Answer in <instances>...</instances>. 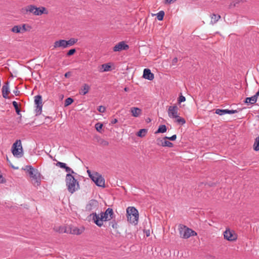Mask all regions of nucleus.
<instances>
[{
	"mask_svg": "<svg viewBox=\"0 0 259 259\" xmlns=\"http://www.w3.org/2000/svg\"><path fill=\"white\" fill-rule=\"evenodd\" d=\"M113 215V209L111 208H108L105 212H101L100 215L97 214L96 212H93L90 214L89 217H92L94 223L98 226L101 227L103 225V222L112 220Z\"/></svg>",
	"mask_w": 259,
	"mask_h": 259,
	"instance_id": "f257e3e1",
	"label": "nucleus"
},
{
	"mask_svg": "<svg viewBox=\"0 0 259 259\" xmlns=\"http://www.w3.org/2000/svg\"><path fill=\"white\" fill-rule=\"evenodd\" d=\"M23 169L28 174L31 178L32 183L34 186H38L40 185V174L37 169L35 170L31 165H26Z\"/></svg>",
	"mask_w": 259,
	"mask_h": 259,
	"instance_id": "f03ea898",
	"label": "nucleus"
},
{
	"mask_svg": "<svg viewBox=\"0 0 259 259\" xmlns=\"http://www.w3.org/2000/svg\"><path fill=\"white\" fill-rule=\"evenodd\" d=\"M72 174L68 173L66 176L65 182L68 191L71 194L79 189L78 182L72 175Z\"/></svg>",
	"mask_w": 259,
	"mask_h": 259,
	"instance_id": "7ed1b4c3",
	"label": "nucleus"
},
{
	"mask_svg": "<svg viewBox=\"0 0 259 259\" xmlns=\"http://www.w3.org/2000/svg\"><path fill=\"white\" fill-rule=\"evenodd\" d=\"M127 221L135 225H137L139 219V212L135 207H128L126 209Z\"/></svg>",
	"mask_w": 259,
	"mask_h": 259,
	"instance_id": "20e7f679",
	"label": "nucleus"
},
{
	"mask_svg": "<svg viewBox=\"0 0 259 259\" xmlns=\"http://www.w3.org/2000/svg\"><path fill=\"white\" fill-rule=\"evenodd\" d=\"M178 229L180 237L184 239H188L191 236L197 235L195 231L183 225L180 224Z\"/></svg>",
	"mask_w": 259,
	"mask_h": 259,
	"instance_id": "39448f33",
	"label": "nucleus"
},
{
	"mask_svg": "<svg viewBox=\"0 0 259 259\" xmlns=\"http://www.w3.org/2000/svg\"><path fill=\"white\" fill-rule=\"evenodd\" d=\"M12 152L13 155L17 158H20L23 156V148L20 140H17L13 144L12 147Z\"/></svg>",
	"mask_w": 259,
	"mask_h": 259,
	"instance_id": "423d86ee",
	"label": "nucleus"
},
{
	"mask_svg": "<svg viewBox=\"0 0 259 259\" xmlns=\"http://www.w3.org/2000/svg\"><path fill=\"white\" fill-rule=\"evenodd\" d=\"M91 179L99 187H105V180L101 175L97 172H94L93 176L91 177Z\"/></svg>",
	"mask_w": 259,
	"mask_h": 259,
	"instance_id": "0eeeda50",
	"label": "nucleus"
},
{
	"mask_svg": "<svg viewBox=\"0 0 259 259\" xmlns=\"http://www.w3.org/2000/svg\"><path fill=\"white\" fill-rule=\"evenodd\" d=\"M35 104L36 105L35 111L36 115L40 114L42 111V97L40 95H37L34 97Z\"/></svg>",
	"mask_w": 259,
	"mask_h": 259,
	"instance_id": "6e6552de",
	"label": "nucleus"
},
{
	"mask_svg": "<svg viewBox=\"0 0 259 259\" xmlns=\"http://www.w3.org/2000/svg\"><path fill=\"white\" fill-rule=\"evenodd\" d=\"M99 207V203L95 199H92L89 201V203L85 206V209L87 211H91L96 210Z\"/></svg>",
	"mask_w": 259,
	"mask_h": 259,
	"instance_id": "1a4fd4ad",
	"label": "nucleus"
},
{
	"mask_svg": "<svg viewBox=\"0 0 259 259\" xmlns=\"http://www.w3.org/2000/svg\"><path fill=\"white\" fill-rule=\"evenodd\" d=\"M224 238L228 241H235L237 238V235L233 231H231L230 229H226L224 233Z\"/></svg>",
	"mask_w": 259,
	"mask_h": 259,
	"instance_id": "9d476101",
	"label": "nucleus"
},
{
	"mask_svg": "<svg viewBox=\"0 0 259 259\" xmlns=\"http://www.w3.org/2000/svg\"><path fill=\"white\" fill-rule=\"evenodd\" d=\"M167 112L170 118H176L178 117V107L176 105L169 106Z\"/></svg>",
	"mask_w": 259,
	"mask_h": 259,
	"instance_id": "9b49d317",
	"label": "nucleus"
},
{
	"mask_svg": "<svg viewBox=\"0 0 259 259\" xmlns=\"http://www.w3.org/2000/svg\"><path fill=\"white\" fill-rule=\"evenodd\" d=\"M129 46L124 41H120L114 47L113 50L114 52H120L122 50H127Z\"/></svg>",
	"mask_w": 259,
	"mask_h": 259,
	"instance_id": "f8f14e48",
	"label": "nucleus"
},
{
	"mask_svg": "<svg viewBox=\"0 0 259 259\" xmlns=\"http://www.w3.org/2000/svg\"><path fill=\"white\" fill-rule=\"evenodd\" d=\"M239 111L238 110H229V109H217L215 110V113L219 115H223L225 114H234L238 113Z\"/></svg>",
	"mask_w": 259,
	"mask_h": 259,
	"instance_id": "ddd939ff",
	"label": "nucleus"
},
{
	"mask_svg": "<svg viewBox=\"0 0 259 259\" xmlns=\"http://www.w3.org/2000/svg\"><path fill=\"white\" fill-rule=\"evenodd\" d=\"M9 84V82L8 81H7L5 83V84L3 85L2 87V95L3 98H4L5 99L9 98L8 94L10 93Z\"/></svg>",
	"mask_w": 259,
	"mask_h": 259,
	"instance_id": "4468645a",
	"label": "nucleus"
},
{
	"mask_svg": "<svg viewBox=\"0 0 259 259\" xmlns=\"http://www.w3.org/2000/svg\"><path fill=\"white\" fill-rule=\"evenodd\" d=\"M54 49L61 48L62 49H65L68 48L67 45L66 44V40L64 39H60L59 40L55 41L54 43Z\"/></svg>",
	"mask_w": 259,
	"mask_h": 259,
	"instance_id": "2eb2a0df",
	"label": "nucleus"
},
{
	"mask_svg": "<svg viewBox=\"0 0 259 259\" xmlns=\"http://www.w3.org/2000/svg\"><path fill=\"white\" fill-rule=\"evenodd\" d=\"M143 77L149 80H152L154 78V74L152 73L150 69L145 68L144 70Z\"/></svg>",
	"mask_w": 259,
	"mask_h": 259,
	"instance_id": "dca6fc26",
	"label": "nucleus"
},
{
	"mask_svg": "<svg viewBox=\"0 0 259 259\" xmlns=\"http://www.w3.org/2000/svg\"><path fill=\"white\" fill-rule=\"evenodd\" d=\"M56 165L61 168L65 169V171L68 173L75 174V172L69 167L66 165V164L63 162L58 161Z\"/></svg>",
	"mask_w": 259,
	"mask_h": 259,
	"instance_id": "f3484780",
	"label": "nucleus"
},
{
	"mask_svg": "<svg viewBox=\"0 0 259 259\" xmlns=\"http://www.w3.org/2000/svg\"><path fill=\"white\" fill-rule=\"evenodd\" d=\"M157 144L159 146H162L163 147H172L173 144L167 140H163V139H158L157 140Z\"/></svg>",
	"mask_w": 259,
	"mask_h": 259,
	"instance_id": "a211bd4d",
	"label": "nucleus"
},
{
	"mask_svg": "<svg viewBox=\"0 0 259 259\" xmlns=\"http://www.w3.org/2000/svg\"><path fill=\"white\" fill-rule=\"evenodd\" d=\"M35 16H39L42 15V14H48V11L47 9L44 7H36L35 6Z\"/></svg>",
	"mask_w": 259,
	"mask_h": 259,
	"instance_id": "6ab92c4d",
	"label": "nucleus"
},
{
	"mask_svg": "<svg viewBox=\"0 0 259 259\" xmlns=\"http://www.w3.org/2000/svg\"><path fill=\"white\" fill-rule=\"evenodd\" d=\"M130 111L133 116L137 117L142 114V110L138 107H132Z\"/></svg>",
	"mask_w": 259,
	"mask_h": 259,
	"instance_id": "aec40b11",
	"label": "nucleus"
},
{
	"mask_svg": "<svg viewBox=\"0 0 259 259\" xmlns=\"http://www.w3.org/2000/svg\"><path fill=\"white\" fill-rule=\"evenodd\" d=\"M68 230L70 234L74 235H79L82 232L81 230H80L76 227H69L68 228Z\"/></svg>",
	"mask_w": 259,
	"mask_h": 259,
	"instance_id": "412c9836",
	"label": "nucleus"
},
{
	"mask_svg": "<svg viewBox=\"0 0 259 259\" xmlns=\"http://www.w3.org/2000/svg\"><path fill=\"white\" fill-rule=\"evenodd\" d=\"M90 89V87L86 83H84L79 91V94L85 95L87 94Z\"/></svg>",
	"mask_w": 259,
	"mask_h": 259,
	"instance_id": "4be33fe9",
	"label": "nucleus"
},
{
	"mask_svg": "<svg viewBox=\"0 0 259 259\" xmlns=\"http://www.w3.org/2000/svg\"><path fill=\"white\" fill-rule=\"evenodd\" d=\"M211 22L210 23L212 24H214L217 23L218 20L221 18V16L220 15H217L215 14H213L211 15Z\"/></svg>",
	"mask_w": 259,
	"mask_h": 259,
	"instance_id": "5701e85b",
	"label": "nucleus"
},
{
	"mask_svg": "<svg viewBox=\"0 0 259 259\" xmlns=\"http://www.w3.org/2000/svg\"><path fill=\"white\" fill-rule=\"evenodd\" d=\"M25 10L26 11V13H32L34 15H35V13L34 11H35V6L34 5H28L27 7H25Z\"/></svg>",
	"mask_w": 259,
	"mask_h": 259,
	"instance_id": "b1692460",
	"label": "nucleus"
},
{
	"mask_svg": "<svg viewBox=\"0 0 259 259\" xmlns=\"http://www.w3.org/2000/svg\"><path fill=\"white\" fill-rule=\"evenodd\" d=\"M77 40L78 39L75 38H71L69 40H66L67 47H69L73 46L77 42Z\"/></svg>",
	"mask_w": 259,
	"mask_h": 259,
	"instance_id": "393cba45",
	"label": "nucleus"
},
{
	"mask_svg": "<svg viewBox=\"0 0 259 259\" xmlns=\"http://www.w3.org/2000/svg\"><path fill=\"white\" fill-rule=\"evenodd\" d=\"M256 101L257 100H255V98L253 96L251 97H247L244 101V103L246 104L250 103L251 104H253L255 103Z\"/></svg>",
	"mask_w": 259,
	"mask_h": 259,
	"instance_id": "a878e982",
	"label": "nucleus"
},
{
	"mask_svg": "<svg viewBox=\"0 0 259 259\" xmlns=\"http://www.w3.org/2000/svg\"><path fill=\"white\" fill-rule=\"evenodd\" d=\"M166 130L167 128L165 125H160L159 126L157 131L155 132V134L164 133L166 132Z\"/></svg>",
	"mask_w": 259,
	"mask_h": 259,
	"instance_id": "bb28decb",
	"label": "nucleus"
},
{
	"mask_svg": "<svg viewBox=\"0 0 259 259\" xmlns=\"http://www.w3.org/2000/svg\"><path fill=\"white\" fill-rule=\"evenodd\" d=\"M147 133V129H141L137 134V136L139 137H144L145 136L146 133Z\"/></svg>",
	"mask_w": 259,
	"mask_h": 259,
	"instance_id": "cd10ccee",
	"label": "nucleus"
},
{
	"mask_svg": "<svg viewBox=\"0 0 259 259\" xmlns=\"http://www.w3.org/2000/svg\"><path fill=\"white\" fill-rule=\"evenodd\" d=\"M253 149L255 151H258L259 150V139L257 137L255 139L253 144Z\"/></svg>",
	"mask_w": 259,
	"mask_h": 259,
	"instance_id": "c85d7f7f",
	"label": "nucleus"
},
{
	"mask_svg": "<svg viewBox=\"0 0 259 259\" xmlns=\"http://www.w3.org/2000/svg\"><path fill=\"white\" fill-rule=\"evenodd\" d=\"M21 26L20 25H16V26H14L12 28V31L14 32V33H20L21 32Z\"/></svg>",
	"mask_w": 259,
	"mask_h": 259,
	"instance_id": "c756f323",
	"label": "nucleus"
},
{
	"mask_svg": "<svg viewBox=\"0 0 259 259\" xmlns=\"http://www.w3.org/2000/svg\"><path fill=\"white\" fill-rule=\"evenodd\" d=\"M12 104H13L14 107L15 108V109L16 110L17 114L19 115H21L20 110L19 108L18 104L17 102L16 101H13L12 102Z\"/></svg>",
	"mask_w": 259,
	"mask_h": 259,
	"instance_id": "7c9ffc66",
	"label": "nucleus"
},
{
	"mask_svg": "<svg viewBox=\"0 0 259 259\" xmlns=\"http://www.w3.org/2000/svg\"><path fill=\"white\" fill-rule=\"evenodd\" d=\"M156 15L157 19L159 21H161L163 19L164 16V12L163 11H160L156 14Z\"/></svg>",
	"mask_w": 259,
	"mask_h": 259,
	"instance_id": "2f4dec72",
	"label": "nucleus"
},
{
	"mask_svg": "<svg viewBox=\"0 0 259 259\" xmlns=\"http://www.w3.org/2000/svg\"><path fill=\"white\" fill-rule=\"evenodd\" d=\"M102 67L103 70L102 72L109 71L111 69V66L109 64H104L102 65Z\"/></svg>",
	"mask_w": 259,
	"mask_h": 259,
	"instance_id": "473e14b6",
	"label": "nucleus"
},
{
	"mask_svg": "<svg viewBox=\"0 0 259 259\" xmlns=\"http://www.w3.org/2000/svg\"><path fill=\"white\" fill-rule=\"evenodd\" d=\"M73 99H72L71 98H70V97L68 98L65 101L64 105L65 107L68 106L69 105H70L71 104H72L73 103Z\"/></svg>",
	"mask_w": 259,
	"mask_h": 259,
	"instance_id": "72a5a7b5",
	"label": "nucleus"
},
{
	"mask_svg": "<svg viewBox=\"0 0 259 259\" xmlns=\"http://www.w3.org/2000/svg\"><path fill=\"white\" fill-rule=\"evenodd\" d=\"M102 127H103V124H102L100 122H98L95 124L96 130L99 132H101V130H102Z\"/></svg>",
	"mask_w": 259,
	"mask_h": 259,
	"instance_id": "f704fd0d",
	"label": "nucleus"
},
{
	"mask_svg": "<svg viewBox=\"0 0 259 259\" xmlns=\"http://www.w3.org/2000/svg\"><path fill=\"white\" fill-rule=\"evenodd\" d=\"M176 118H177V122L179 123L184 124L186 123L185 119L182 117H180L179 115H178V117H177Z\"/></svg>",
	"mask_w": 259,
	"mask_h": 259,
	"instance_id": "c9c22d12",
	"label": "nucleus"
},
{
	"mask_svg": "<svg viewBox=\"0 0 259 259\" xmlns=\"http://www.w3.org/2000/svg\"><path fill=\"white\" fill-rule=\"evenodd\" d=\"M110 225H111L112 228L114 229H116L118 228V224L115 220H112L110 222Z\"/></svg>",
	"mask_w": 259,
	"mask_h": 259,
	"instance_id": "e433bc0d",
	"label": "nucleus"
},
{
	"mask_svg": "<svg viewBox=\"0 0 259 259\" xmlns=\"http://www.w3.org/2000/svg\"><path fill=\"white\" fill-rule=\"evenodd\" d=\"M59 233H68L69 230H68V228L64 229L63 227H60L58 230H57Z\"/></svg>",
	"mask_w": 259,
	"mask_h": 259,
	"instance_id": "4c0bfd02",
	"label": "nucleus"
},
{
	"mask_svg": "<svg viewBox=\"0 0 259 259\" xmlns=\"http://www.w3.org/2000/svg\"><path fill=\"white\" fill-rule=\"evenodd\" d=\"M176 138H177V135H174L171 137H165L163 138V139H164V140L168 139V140H169L170 141H175L176 139Z\"/></svg>",
	"mask_w": 259,
	"mask_h": 259,
	"instance_id": "58836bf2",
	"label": "nucleus"
},
{
	"mask_svg": "<svg viewBox=\"0 0 259 259\" xmlns=\"http://www.w3.org/2000/svg\"><path fill=\"white\" fill-rule=\"evenodd\" d=\"M76 52V50L75 49H72L68 51L67 53V56H70L73 55Z\"/></svg>",
	"mask_w": 259,
	"mask_h": 259,
	"instance_id": "ea45409f",
	"label": "nucleus"
},
{
	"mask_svg": "<svg viewBox=\"0 0 259 259\" xmlns=\"http://www.w3.org/2000/svg\"><path fill=\"white\" fill-rule=\"evenodd\" d=\"M98 110L101 113H103L105 111L106 108L103 106H100L98 108Z\"/></svg>",
	"mask_w": 259,
	"mask_h": 259,
	"instance_id": "a19ab883",
	"label": "nucleus"
},
{
	"mask_svg": "<svg viewBox=\"0 0 259 259\" xmlns=\"http://www.w3.org/2000/svg\"><path fill=\"white\" fill-rule=\"evenodd\" d=\"M185 101H186L185 97L182 95H181L178 99V102L179 103L185 102Z\"/></svg>",
	"mask_w": 259,
	"mask_h": 259,
	"instance_id": "79ce46f5",
	"label": "nucleus"
},
{
	"mask_svg": "<svg viewBox=\"0 0 259 259\" xmlns=\"http://www.w3.org/2000/svg\"><path fill=\"white\" fill-rule=\"evenodd\" d=\"M13 93L15 94L16 96H18L19 95L20 92L18 91V89L16 88L15 90L13 91Z\"/></svg>",
	"mask_w": 259,
	"mask_h": 259,
	"instance_id": "37998d69",
	"label": "nucleus"
},
{
	"mask_svg": "<svg viewBox=\"0 0 259 259\" xmlns=\"http://www.w3.org/2000/svg\"><path fill=\"white\" fill-rule=\"evenodd\" d=\"M6 182L5 179L3 178V176L0 174V183H4Z\"/></svg>",
	"mask_w": 259,
	"mask_h": 259,
	"instance_id": "c03bdc74",
	"label": "nucleus"
},
{
	"mask_svg": "<svg viewBox=\"0 0 259 259\" xmlns=\"http://www.w3.org/2000/svg\"><path fill=\"white\" fill-rule=\"evenodd\" d=\"M178 62V58L177 57L174 58L172 60V64L175 65Z\"/></svg>",
	"mask_w": 259,
	"mask_h": 259,
	"instance_id": "a18cd8bd",
	"label": "nucleus"
},
{
	"mask_svg": "<svg viewBox=\"0 0 259 259\" xmlns=\"http://www.w3.org/2000/svg\"><path fill=\"white\" fill-rule=\"evenodd\" d=\"M101 144L103 146H108L109 145V142L108 141H107L103 140V141H102Z\"/></svg>",
	"mask_w": 259,
	"mask_h": 259,
	"instance_id": "49530a36",
	"label": "nucleus"
},
{
	"mask_svg": "<svg viewBox=\"0 0 259 259\" xmlns=\"http://www.w3.org/2000/svg\"><path fill=\"white\" fill-rule=\"evenodd\" d=\"M177 0H164V3L165 4H170L172 2H175V1H176Z\"/></svg>",
	"mask_w": 259,
	"mask_h": 259,
	"instance_id": "de8ad7c7",
	"label": "nucleus"
},
{
	"mask_svg": "<svg viewBox=\"0 0 259 259\" xmlns=\"http://www.w3.org/2000/svg\"><path fill=\"white\" fill-rule=\"evenodd\" d=\"M259 96V90L255 93L253 97L255 98V100H257L258 97Z\"/></svg>",
	"mask_w": 259,
	"mask_h": 259,
	"instance_id": "09e8293b",
	"label": "nucleus"
},
{
	"mask_svg": "<svg viewBox=\"0 0 259 259\" xmlns=\"http://www.w3.org/2000/svg\"><path fill=\"white\" fill-rule=\"evenodd\" d=\"M87 172L89 175V176L91 179V177L93 176V175H94V172L92 173L90 170H88Z\"/></svg>",
	"mask_w": 259,
	"mask_h": 259,
	"instance_id": "8fccbe9b",
	"label": "nucleus"
},
{
	"mask_svg": "<svg viewBox=\"0 0 259 259\" xmlns=\"http://www.w3.org/2000/svg\"><path fill=\"white\" fill-rule=\"evenodd\" d=\"M118 120L116 118H114L113 119H112L111 121V124H115L116 123V122H117Z\"/></svg>",
	"mask_w": 259,
	"mask_h": 259,
	"instance_id": "3c124183",
	"label": "nucleus"
},
{
	"mask_svg": "<svg viewBox=\"0 0 259 259\" xmlns=\"http://www.w3.org/2000/svg\"><path fill=\"white\" fill-rule=\"evenodd\" d=\"M21 28H22L21 32H24V31H25L26 30L25 24H23Z\"/></svg>",
	"mask_w": 259,
	"mask_h": 259,
	"instance_id": "603ef678",
	"label": "nucleus"
},
{
	"mask_svg": "<svg viewBox=\"0 0 259 259\" xmlns=\"http://www.w3.org/2000/svg\"><path fill=\"white\" fill-rule=\"evenodd\" d=\"M70 75V72H66L65 74V77H68Z\"/></svg>",
	"mask_w": 259,
	"mask_h": 259,
	"instance_id": "864d4df0",
	"label": "nucleus"
},
{
	"mask_svg": "<svg viewBox=\"0 0 259 259\" xmlns=\"http://www.w3.org/2000/svg\"><path fill=\"white\" fill-rule=\"evenodd\" d=\"M238 3H239V2H236V3H233H233H232V4H231V6H233V7H235V6H236V4H238Z\"/></svg>",
	"mask_w": 259,
	"mask_h": 259,
	"instance_id": "5fc2aeb1",
	"label": "nucleus"
},
{
	"mask_svg": "<svg viewBox=\"0 0 259 259\" xmlns=\"http://www.w3.org/2000/svg\"><path fill=\"white\" fill-rule=\"evenodd\" d=\"M124 90V91H126H126H128V88H125Z\"/></svg>",
	"mask_w": 259,
	"mask_h": 259,
	"instance_id": "6e6d98bb",
	"label": "nucleus"
},
{
	"mask_svg": "<svg viewBox=\"0 0 259 259\" xmlns=\"http://www.w3.org/2000/svg\"><path fill=\"white\" fill-rule=\"evenodd\" d=\"M7 160L8 161H9V159H8V157L7 158Z\"/></svg>",
	"mask_w": 259,
	"mask_h": 259,
	"instance_id": "4d7b16f0",
	"label": "nucleus"
},
{
	"mask_svg": "<svg viewBox=\"0 0 259 259\" xmlns=\"http://www.w3.org/2000/svg\"><path fill=\"white\" fill-rule=\"evenodd\" d=\"M257 138L259 139V136L257 137Z\"/></svg>",
	"mask_w": 259,
	"mask_h": 259,
	"instance_id": "13d9d810",
	"label": "nucleus"
}]
</instances>
